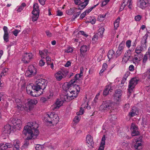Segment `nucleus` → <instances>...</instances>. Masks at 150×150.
<instances>
[{
  "instance_id": "f257e3e1",
  "label": "nucleus",
  "mask_w": 150,
  "mask_h": 150,
  "mask_svg": "<svg viewBox=\"0 0 150 150\" xmlns=\"http://www.w3.org/2000/svg\"><path fill=\"white\" fill-rule=\"evenodd\" d=\"M35 85L30 84L26 87L27 93L33 97H38L43 93L45 88L47 82L45 79L41 78L36 81Z\"/></svg>"
},
{
  "instance_id": "f03ea898",
  "label": "nucleus",
  "mask_w": 150,
  "mask_h": 150,
  "mask_svg": "<svg viewBox=\"0 0 150 150\" xmlns=\"http://www.w3.org/2000/svg\"><path fill=\"white\" fill-rule=\"evenodd\" d=\"M38 127V125L35 121L28 122L24 127L22 134L27 137V139H35L39 134Z\"/></svg>"
},
{
  "instance_id": "7ed1b4c3",
  "label": "nucleus",
  "mask_w": 150,
  "mask_h": 150,
  "mask_svg": "<svg viewBox=\"0 0 150 150\" xmlns=\"http://www.w3.org/2000/svg\"><path fill=\"white\" fill-rule=\"evenodd\" d=\"M66 91V93L61 96L60 99H57L55 103L52 106L51 109L52 110H56L58 109L64 101H70L77 97L76 93H70L67 89Z\"/></svg>"
},
{
  "instance_id": "20e7f679",
  "label": "nucleus",
  "mask_w": 150,
  "mask_h": 150,
  "mask_svg": "<svg viewBox=\"0 0 150 150\" xmlns=\"http://www.w3.org/2000/svg\"><path fill=\"white\" fill-rule=\"evenodd\" d=\"M82 76L81 74H77L74 76V79L71 80L67 85V89L70 92V93H76L77 96L80 91V88L78 85L74 84V83L80 80Z\"/></svg>"
},
{
  "instance_id": "39448f33",
  "label": "nucleus",
  "mask_w": 150,
  "mask_h": 150,
  "mask_svg": "<svg viewBox=\"0 0 150 150\" xmlns=\"http://www.w3.org/2000/svg\"><path fill=\"white\" fill-rule=\"evenodd\" d=\"M59 120L58 115L54 112H48L44 115L43 118L44 121L50 126L57 124Z\"/></svg>"
},
{
  "instance_id": "423d86ee",
  "label": "nucleus",
  "mask_w": 150,
  "mask_h": 150,
  "mask_svg": "<svg viewBox=\"0 0 150 150\" xmlns=\"http://www.w3.org/2000/svg\"><path fill=\"white\" fill-rule=\"evenodd\" d=\"M147 36L144 35L142 39L141 45L138 46L135 48L134 53L135 54L143 57L142 52L146 49V40Z\"/></svg>"
},
{
  "instance_id": "0eeeda50",
  "label": "nucleus",
  "mask_w": 150,
  "mask_h": 150,
  "mask_svg": "<svg viewBox=\"0 0 150 150\" xmlns=\"http://www.w3.org/2000/svg\"><path fill=\"white\" fill-rule=\"evenodd\" d=\"M115 103L112 101H103L100 106V110L103 112H107L109 110H113Z\"/></svg>"
},
{
  "instance_id": "6e6552de",
  "label": "nucleus",
  "mask_w": 150,
  "mask_h": 150,
  "mask_svg": "<svg viewBox=\"0 0 150 150\" xmlns=\"http://www.w3.org/2000/svg\"><path fill=\"white\" fill-rule=\"evenodd\" d=\"M68 73L69 71L67 70L64 69H61L55 74L54 76L56 79L59 81L65 77Z\"/></svg>"
},
{
  "instance_id": "1a4fd4ad",
  "label": "nucleus",
  "mask_w": 150,
  "mask_h": 150,
  "mask_svg": "<svg viewBox=\"0 0 150 150\" xmlns=\"http://www.w3.org/2000/svg\"><path fill=\"white\" fill-rule=\"evenodd\" d=\"M11 123L12 125L11 126L13 129L19 130L22 127V122L20 119L13 118L11 120Z\"/></svg>"
},
{
  "instance_id": "9d476101",
  "label": "nucleus",
  "mask_w": 150,
  "mask_h": 150,
  "mask_svg": "<svg viewBox=\"0 0 150 150\" xmlns=\"http://www.w3.org/2000/svg\"><path fill=\"white\" fill-rule=\"evenodd\" d=\"M13 130V128L11 125L9 124L6 125L2 129L1 135L2 137H4V139H5L6 137H7L11 132Z\"/></svg>"
},
{
  "instance_id": "9b49d317",
  "label": "nucleus",
  "mask_w": 150,
  "mask_h": 150,
  "mask_svg": "<svg viewBox=\"0 0 150 150\" xmlns=\"http://www.w3.org/2000/svg\"><path fill=\"white\" fill-rule=\"evenodd\" d=\"M38 103L37 100L35 99H30L28 102L25 104V110L28 112L30 111L33 107V106L36 105Z\"/></svg>"
},
{
  "instance_id": "f8f14e48",
  "label": "nucleus",
  "mask_w": 150,
  "mask_h": 150,
  "mask_svg": "<svg viewBox=\"0 0 150 150\" xmlns=\"http://www.w3.org/2000/svg\"><path fill=\"white\" fill-rule=\"evenodd\" d=\"M138 81V80L136 78H133L130 81L128 89V92L129 93H131L133 91L135 86L137 84Z\"/></svg>"
},
{
  "instance_id": "ddd939ff",
  "label": "nucleus",
  "mask_w": 150,
  "mask_h": 150,
  "mask_svg": "<svg viewBox=\"0 0 150 150\" xmlns=\"http://www.w3.org/2000/svg\"><path fill=\"white\" fill-rule=\"evenodd\" d=\"M36 71L34 66L32 65L29 66L28 70L25 73V75L27 77H31L35 74Z\"/></svg>"
},
{
  "instance_id": "4468645a",
  "label": "nucleus",
  "mask_w": 150,
  "mask_h": 150,
  "mask_svg": "<svg viewBox=\"0 0 150 150\" xmlns=\"http://www.w3.org/2000/svg\"><path fill=\"white\" fill-rule=\"evenodd\" d=\"M132 6V0H123L120 9V11L122 10L126 6L131 8Z\"/></svg>"
},
{
  "instance_id": "2eb2a0df",
  "label": "nucleus",
  "mask_w": 150,
  "mask_h": 150,
  "mask_svg": "<svg viewBox=\"0 0 150 150\" xmlns=\"http://www.w3.org/2000/svg\"><path fill=\"white\" fill-rule=\"evenodd\" d=\"M122 94V91L120 89L117 90L114 96V100L117 103H119L121 101Z\"/></svg>"
},
{
  "instance_id": "dca6fc26",
  "label": "nucleus",
  "mask_w": 150,
  "mask_h": 150,
  "mask_svg": "<svg viewBox=\"0 0 150 150\" xmlns=\"http://www.w3.org/2000/svg\"><path fill=\"white\" fill-rule=\"evenodd\" d=\"M125 47V44L123 42H122L119 44L118 49L116 52L115 56L116 57H118L121 55Z\"/></svg>"
},
{
  "instance_id": "f3484780",
  "label": "nucleus",
  "mask_w": 150,
  "mask_h": 150,
  "mask_svg": "<svg viewBox=\"0 0 150 150\" xmlns=\"http://www.w3.org/2000/svg\"><path fill=\"white\" fill-rule=\"evenodd\" d=\"M134 149L136 150H141L143 147L142 144V140L140 138H138L136 139V143L134 146Z\"/></svg>"
},
{
  "instance_id": "a211bd4d",
  "label": "nucleus",
  "mask_w": 150,
  "mask_h": 150,
  "mask_svg": "<svg viewBox=\"0 0 150 150\" xmlns=\"http://www.w3.org/2000/svg\"><path fill=\"white\" fill-rule=\"evenodd\" d=\"M22 61L25 63H27L32 58L33 55L31 53H26L23 56Z\"/></svg>"
},
{
  "instance_id": "6ab92c4d",
  "label": "nucleus",
  "mask_w": 150,
  "mask_h": 150,
  "mask_svg": "<svg viewBox=\"0 0 150 150\" xmlns=\"http://www.w3.org/2000/svg\"><path fill=\"white\" fill-rule=\"evenodd\" d=\"M15 101L17 105L15 107L17 109L18 111L22 110L24 109L25 110V106L23 105L20 99H16L15 100Z\"/></svg>"
},
{
  "instance_id": "aec40b11",
  "label": "nucleus",
  "mask_w": 150,
  "mask_h": 150,
  "mask_svg": "<svg viewBox=\"0 0 150 150\" xmlns=\"http://www.w3.org/2000/svg\"><path fill=\"white\" fill-rule=\"evenodd\" d=\"M131 130L132 132V135L133 136H136L139 134L137 127L134 123H132L131 127Z\"/></svg>"
},
{
  "instance_id": "412c9836",
  "label": "nucleus",
  "mask_w": 150,
  "mask_h": 150,
  "mask_svg": "<svg viewBox=\"0 0 150 150\" xmlns=\"http://www.w3.org/2000/svg\"><path fill=\"white\" fill-rule=\"evenodd\" d=\"M3 29L4 33L3 36L4 40L6 42H7L9 41V38L8 29L6 26H4Z\"/></svg>"
},
{
  "instance_id": "4be33fe9",
  "label": "nucleus",
  "mask_w": 150,
  "mask_h": 150,
  "mask_svg": "<svg viewBox=\"0 0 150 150\" xmlns=\"http://www.w3.org/2000/svg\"><path fill=\"white\" fill-rule=\"evenodd\" d=\"M13 147L12 143H6L5 144L1 143L0 144V149L1 150H8V149L10 148Z\"/></svg>"
},
{
  "instance_id": "5701e85b",
  "label": "nucleus",
  "mask_w": 150,
  "mask_h": 150,
  "mask_svg": "<svg viewBox=\"0 0 150 150\" xmlns=\"http://www.w3.org/2000/svg\"><path fill=\"white\" fill-rule=\"evenodd\" d=\"M139 113L138 109L135 107H132V110L129 112L128 115L130 117H132L137 115Z\"/></svg>"
},
{
  "instance_id": "b1692460",
  "label": "nucleus",
  "mask_w": 150,
  "mask_h": 150,
  "mask_svg": "<svg viewBox=\"0 0 150 150\" xmlns=\"http://www.w3.org/2000/svg\"><path fill=\"white\" fill-rule=\"evenodd\" d=\"M147 2V0H138L137 5L138 7L144 9L146 7Z\"/></svg>"
},
{
  "instance_id": "393cba45",
  "label": "nucleus",
  "mask_w": 150,
  "mask_h": 150,
  "mask_svg": "<svg viewBox=\"0 0 150 150\" xmlns=\"http://www.w3.org/2000/svg\"><path fill=\"white\" fill-rule=\"evenodd\" d=\"M143 57L142 56L134 54V57L132 59L133 63L135 64H138Z\"/></svg>"
},
{
  "instance_id": "a878e982",
  "label": "nucleus",
  "mask_w": 150,
  "mask_h": 150,
  "mask_svg": "<svg viewBox=\"0 0 150 150\" xmlns=\"http://www.w3.org/2000/svg\"><path fill=\"white\" fill-rule=\"evenodd\" d=\"M86 142L87 145L90 146H92L93 144V141L92 137L90 135H87L86 138Z\"/></svg>"
},
{
  "instance_id": "bb28decb",
  "label": "nucleus",
  "mask_w": 150,
  "mask_h": 150,
  "mask_svg": "<svg viewBox=\"0 0 150 150\" xmlns=\"http://www.w3.org/2000/svg\"><path fill=\"white\" fill-rule=\"evenodd\" d=\"M89 50V47L88 46L86 45H83L82 46L80 49V53L83 56L84 55L86 52Z\"/></svg>"
},
{
  "instance_id": "cd10ccee",
  "label": "nucleus",
  "mask_w": 150,
  "mask_h": 150,
  "mask_svg": "<svg viewBox=\"0 0 150 150\" xmlns=\"http://www.w3.org/2000/svg\"><path fill=\"white\" fill-rule=\"evenodd\" d=\"M112 89H111V86L110 85H108L105 86V88L103 91V95L104 96H107L109 93V92H111L112 91Z\"/></svg>"
},
{
  "instance_id": "c85d7f7f",
  "label": "nucleus",
  "mask_w": 150,
  "mask_h": 150,
  "mask_svg": "<svg viewBox=\"0 0 150 150\" xmlns=\"http://www.w3.org/2000/svg\"><path fill=\"white\" fill-rule=\"evenodd\" d=\"M89 1V0H84L83 2L82 3L81 2V4L79 5L80 6L78 7V9L80 10L83 9L88 4Z\"/></svg>"
},
{
  "instance_id": "c756f323",
  "label": "nucleus",
  "mask_w": 150,
  "mask_h": 150,
  "mask_svg": "<svg viewBox=\"0 0 150 150\" xmlns=\"http://www.w3.org/2000/svg\"><path fill=\"white\" fill-rule=\"evenodd\" d=\"M115 55L116 54H115V52L113 50H110L108 52V57L109 59L117 58V57H116Z\"/></svg>"
},
{
  "instance_id": "7c9ffc66",
  "label": "nucleus",
  "mask_w": 150,
  "mask_h": 150,
  "mask_svg": "<svg viewBox=\"0 0 150 150\" xmlns=\"http://www.w3.org/2000/svg\"><path fill=\"white\" fill-rule=\"evenodd\" d=\"M87 20L86 23H91L92 24H94L96 21V19L94 17H88L87 18Z\"/></svg>"
},
{
  "instance_id": "2f4dec72",
  "label": "nucleus",
  "mask_w": 150,
  "mask_h": 150,
  "mask_svg": "<svg viewBox=\"0 0 150 150\" xmlns=\"http://www.w3.org/2000/svg\"><path fill=\"white\" fill-rule=\"evenodd\" d=\"M39 53L42 58H44L48 54V51L45 50L42 51H39Z\"/></svg>"
},
{
  "instance_id": "473e14b6",
  "label": "nucleus",
  "mask_w": 150,
  "mask_h": 150,
  "mask_svg": "<svg viewBox=\"0 0 150 150\" xmlns=\"http://www.w3.org/2000/svg\"><path fill=\"white\" fill-rule=\"evenodd\" d=\"M33 16L32 17V21L33 22L36 21L38 18L39 14V12H32Z\"/></svg>"
},
{
  "instance_id": "72a5a7b5",
  "label": "nucleus",
  "mask_w": 150,
  "mask_h": 150,
  "mask_svg": "<svg viewBox=\"0 0 150 150\" xmlns=\"http://www.w3.org/2000/svg\"><path fill=\"white\" fill-rule=\"evenodd\" d=\"M120 21V18L119 17H118L117 19L115 20L114 23V27L115 30L117 29V28L119 27V24Z\"/></svg>"
},
{
  "instance_id": "f704fd0d",
  "label": "nucleus",
  "mask_w": 150,
  "mask_h": 150,
  "mask_svg": "<svg viewBox=\"0 0 150 150\" xmlns=\"http://www.w3.org/2000/svg\"><path fill=\"white\" fill-rule=\"evenodd\" d=\"M26 4L24 3H22L20 6L17 7L16 9L18 12H21L23 10Z\"/></svg>"
},
{
  "instance_id": "c9c22d12",
  "label": "nucleus",
  "mask_w": 150,
  "mask_h": 150,
  "mask_svg": "<svg viewBox=\"0 0 150 150\" xmlns=\"http://www.w3.org/2000/svg\"><path fill=\"white\" fill-rule=\"evenodd\" d=\"M105 30L104 28L101 27L98 30V32L96 34H98V35L101 38L103 37V35Z\"/></svg>"
},
{
  "instance_id": "e433bc0d",
  "label": "nucleus",
  "mask_w": 150,
  "mask_h": 150,
  "mask_svg": "<svg viewBox=\"0 0 150 150\" xmlns=\"http://www.w3.org/2000/svg\"><path fill=\"white\" fill-rule=\"evenodd\" d=\"M107 13H106L105 14H102L98 16V20L100 21H104L105 17L107 15Z\"/></svg>"
},
{
  "instance_id": "4c0bfd02",
  "label": "nucleus",
  "mask_w": 150,
  "mask_h": 150,
  "mask_svg": "<svg viewBox=\"0 0 150 150\" xmlns=\"http://www.w3.org/2000/svg\"><path fill=\"white\" fill-rule=\"evenodd\" d=\"M33 9L32 12H39V6L38 4L35 3L33 5Z\"/></svg>"
},
{
  "instance_id": "58836bf2",
  "label": "nucleus",
  "mask_w": 150,
  "mask_h": 150,
  "mask_svg": "<svg viewBox=\"0 0 150 150\" xmlns=\"http://www.w3.org/2000/svg\"><path fill=\"white\" fill-rule=\"evenodd\" d=\"M81 117L80 116H75L73 120V124L74 125L77 124L80 120Z\"/></svg>"
},
{
  "instance_id": "ea45409f",
  "label": "nucleus",
  "mask_w": 150,
  "mask_h": 150,
  "mask_svg": "<svg viewBox=\"0 0 150 150\" xmlns=\"http://www.w3.org/2000/svg\"><path fill=\"white\" fill-rule=\"evenodd\" d=\"M28 140L29 139H27L26 138V139L24 141V143L21 147L22 149H24L28 147L29 144Z\"/></svg>"
},
{
  "instance_id": "a19ab883",
  "label": "nucleus",
  "mask_w": 150,
  "mask_h": 150,
  "mask_svg": "<svg viewBox=\"0 0 150 150\" xmlns=\"http://www.w3.org/2000/svg\"><path fill=\"white\" fill-rule=\"evenodd\" d=\"M99 4V3H98L96 5H94L93 6H92L89 8V9H88L86 10L85 11L86 14L87 15L89 13H90L93 9V8H95Z\"/></svg>"
},
{
  "instance_id": "79ce46f5",
  "label": "nucleus",
  "mask_w": 150,
  "mask_h": 150,
  "mask_svg": "<svg viewBox=\"0 0 150 150\" xmlns=\"http://www.w3.org/2000/svg\"><path fill=\"white\" fill-rule=\"evenodd\" d=\"M99 37H100L98 35V34H95L92 38V42L93 43H96L97 41L98 38Z\"/></svg>"
},
{
  "instance_id": "37998d69",
  "label": "nucleus",
  "mask_w": 150,
  "mask_h": 150,
  "mask_svg": "<svg viewBox=\"0 0 150 150\" xmlns=\"http://www.w3.org/2000/svg\"><path fill=\"white\" fill-rule=\"evenodd\" d=\"M105 135H103V137L102 139L101 142L100 144V147H102L104 148V145L105 144Z\"/></svg>"
},
{
  "instance_id": "c03bdc74",
  "label": "nucleus",
  "mask_w": 150,
  "mask_h": 150,
  "mask_svg": "<svg viewBox=\"0 0 150 150\" xmlns=\"http://www.w3.org/2000/svg\"><path fill=\"white\" fill-rule=\"evenodd\" d=\"M36 150H42L44 148V146L42 145L38 144L35 147Z\"/></svg>"
},
{
  "instance_id": "a18cd8bd",
  "label": "nucleus",
  "mask_w": 150,
  "mask_h": 150,
  "mask_svg": "<svg viewBox=\"0 0 150 150\" xmlns=\"http://www.w3.org/2000/svg\"><path fill=\"white\" fill-rule=\"evenodd\" d=\"M131 53V51L130 50H127L125 52L124 56L125 57H127L129 58Z\"/></svg>"
},
{
  "instance_id": "49530a36",
  "label": "nucleus",
  "mask_w": 150,
  "mask_h": 150,
  "mask_svg": "<svg viewBox=\"0 0 150 150\" xmlns=\"http://www.w3.org/2000/svg\"><path fill=\"white\" fill-rule=\"evenodd\" d=\"M73 49L72 47H68L65 50V52L67 53L72 52H73Z\"/></svg>"
},
{
  "instance_id": "de8ad7c7",
  "label": "nucleus",
  "mask_w": 150,
  "mask_h": 150,
  "mask_svg": "<svg viewBox=\"0 0 150 150\" xmlns=\"http://www.w3.org/2000/svg\"><path fill=\"white\" fill-rule=\"evenodd\" d=\"M20 32H21L20 30L15 29L14 30L12 31V33L15 36H17Z\"/></svg>"
},
{
  "instance_id": "09e8293b",
  "label": "nucleus",
  "mask_w": 150,
  "mask_h": 150,
  "mask_svg": "<svg viewBox=\"0 0 150 150\" xmlns=\"http://www.w3.org/2000/svg\"><path fill=\"white\" fill-rule=\"evenodd\" d=\"M109 119H110V120L113 121L117 119V117L115 115H111L110 116H109Z\"/></svg>"
},
{
  "instance_id": "8fccbe9b",
  "label": "nucleus",
  "mask_w": 150,
  "mask_h": 150,
  "mask_svg": "<svg viewBox=\"0 0 150 150\" xmlns=\"http://www.w3.org/2000/svg\"><path fill=\"white\" fill-rule=\"evenodd\" d=\"M142 17L140 15H138L134 17L135 20L136 21H139L141 19Z\"/></svg>"
},
{
  "instance_id": "3c124183",
  "label": "nucleus",
  "mask_w": 150,
  "mask_h": 150,
  "mask_svg": "<svg viewBox=\"0 0 150 150\" xmlns=\"http://www.w3.org/2000/svg\"><path fill=\"white\" fill-rule=\"evenodd\" d=\"M148 57V53H147L144 55L143 60V63H145L146 62Z\"/></svg>"
},
{
  "instance_id": "603ef678",
  "label": "nucleus",
  "mask_w": 150,
  "mask_h": 150,
  "mask_svg": "<svg viewBox=\"0 0 150 150\" xmlns=\"http://www.w3.org/2000/svg\"><path fill=\"white\" fill-rule=\"evenodd\" d=\"M131 41L129 40H127L126 42V45L127 47L128 48H130L131 46Z\"/></svg>"
},
{
  "instance_id": "864d4df0",
  "label": "nucleus",
  "mask_w": 150,
  "mask_h": 150,
  "mask_svg": "<svg viewBox=\"0 0 150 150\" xmlns=\"http://www.w3.org/2000/svg\"><path fill=\"white\" fill-rule=\"evenodd\" d=\"M110 0H105L103 1L101 3V7H103L105 6L109 1Z\"/></svg>"
},
{
  "instance_id": "5fc2aeb1",
  "label": "nucleus",
  "mask_w": 150,
  "mask_h": 150,
  "mask_svg": "<svg viewBox=\"0 0 150 150\" xmlns=\"http://www.w3.org/2000/svg\"><path fill=\"white\" fill-rule=\"evenodd\" d=\"M19 141L18 140L16 139L14 140L13 141V146H15L17 145H19Z\"/></svg>"
},
{
  "instance_id": "6e6d98bb",
  "label": "nucleus",
  "mask_w": 150,
  "mask_h": 150,
  "mask_svg": "<svg viewBox=\"0 0 150 150\" xmlns=\"http://www.w3.org/2000/svg\"><path fill=\"white\" fill-rule=\"evenodd\" d=\"M84 112V110L83 108H81L79 112L76 113V115H79L83 114Z\"/></svg>"
},
{
  "instance_id": "4d7b16f0",
  "label": "nucleus",
  "mask_w": 150,
  "mask_h": 150,
  "mask_svg": "<svg viewBox=\"0 0 150 150\" xmlns=\"http://www.w3.org/2000/svg\"><path fill=\"white\" fill-rule=\"evenodd\" d=\"M81 14V12L79 11L77 12L76 13L74 14L73 16V18L75 19L77 17Z\"/></svg>"
},
{
  "instance_id": "13d9d810",
  "label": "nucleus",
  "mask_w": 150,
  "mask_h": 150,
  "mask_svg": "<svg viewBox=\"0 0 150 150\" xmlns=\"http://www.w3.org/2000/svg\"><path fill=\"white\" fill-rule=\"evenodd\" d=\"M45 64V62L42 59L40 60L39 61V65L40 66L42 67Z\"/></svg>"
},
{
  "instance_id": "bf43d9fd",
  "label": "nucleus",
  "mask_w": 150,
  "mask_h": 150,
  "mask_svg": "<svg viewBox=\"0 0 150 150\" xmlns=\"http://www.w3.org/2000/svg\"><path fill=\"white\" fill-rule=\"evenodd\" d=\"M129 58V57H125V56H124V57L122 59V61L124 62H125V63H126L128 60Z\"/></svg>"
},
{
  "instance_id": "052dcab7",
  "label": "nucleus",
  "mask_w": 150,
  "mask_h": 150,
  "mask_svg": "<svg viewBox=\"0 0 150 150\" xmlns=\"http://www.w3.org/2000/svg\"><path fill=\"white\" fill-rule=\"evenodd\" d=\"M46 60L47 65H49V62L51 60V58L49 56H47L46 58Z\"/></svg>"
},
{
  "instance_id": "680f3d73",
  "label": "nucleus",
  "mask_w": 150,
  "mask_h": 150,
  "mask_svg": "<svg viewBox=\"0 0 150 150\" xmlns=\"http://www.w3.org/2000/svg\"><path fill=\"white\" fill-rule=\"evenodd\" d=\"M87 15V14L86 13L85 11L83 12L80 15V18L81 19H83L84 17Z\"/></svg>"
},
{
  "instance_id": "e2e57ef3",
  "label": "nucleus",
  "mask_w": 150,
  "mask_h": 150,
  "mask_svg": "<svg viewBox=\"0 0 150 150\" xmlns=\"http://www.w3.org/2000/svg\"><path fill=\"white\" fill-rule=\"evenodd\" d=\"M53 92L50 91V95L47 97V99H50L51 98L53 97Z\"/></svg>"
},
{
  "instance_id": "0e129e2a",
  "label": "nucleus",
  "mask_w": 150,
  "mask_h": 150,
  "mask_svg": "<svg viewBox=\"0 0 150 150\" xmlns=\"http://www.w3.org/2000/svg\"><path fill=\"white\" fill-rule=\"evenodd\" d=\"M74 13V11L73 9H70L67 12V14L69 15H72Z\"/></svg>"
},
{
  "instance_id": "69168bd1",
  "label": "nucleus",
  "mask_w": 150,
  "mask_h": 150,
  "mask_svg": "<svg viewBox=\"0 0 150 150\" xmlns=\"http://www.w3.org/2000/svg\"><path fill=\"white\" fill-rule=\"evenodd\" d=\"M74 2L75 4L76 5H79L81 2V0H74Z\"/></svg>"
},
{
  "instance_id": "338daca9",
  "label": "nucleus",
  "mask_w": 150,
  "mask_h": 150,
  "mask_svg": "<svg viewBox=\"0 0 150 150\" xmlns=\"http://www.w3.org/2000/svg\"><path fill=\"white\" fill-rule=\"evenodd\" d=\"M129 69L131 71H133L134 70V67L133 65H131L129 66Z\"/></svg>"
},
{
  "instance_id": "774afa93",
  "label": "nucleus",
  "mask_w": 150,
  "mask_h": 150,
  "mask_svg": "<svg viewBox=\"0 0 150 150\" xmlns=\"http://www.w3.org/2000/svg\"><path fill=\"white\" fill-rule=\"evenodd\" d=\"M20 146L19 145H17L14 146L13 147V150H19Z\"/></svg>"
}]
</instances>
